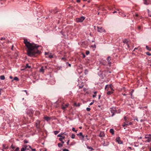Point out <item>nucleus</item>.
Wrapping results in <instances>:
<instances>
[{
	"mask_svg": "<svg viewBox=\"0 0 151 151\" xmlns=\"http://www.w3.org/2000/svg\"><path fill=\"white\" fill-rule=\"evenodd\" d=\"M117 13V12L116 11H114L113 12V14H114L115 13Z\"/></svg>",
	"mask_w": 151,
	"mask_h": 151,
	"instance_id": "nucleus-61",
	"label": "nucleus"
},
{
	"mask_svg": "<svg viewBox=\"0 0 151 151\" xmlns=\"http://www.w3.org/2000/svg\"><path fill=\"white\" fill-rule=\"evenodd\" d=\"M14 80L17 81H19V79L17 77H15L14 78V80H12V81H13Z\"/></svg>",
	"mask_w": 151,
	"mask_h": 151,
	"instance_id": "nucleus-19",
	"label": "nucleus"
},
{
	"mask_svg": "<svg viewBox=\"0 0 151 151\" xmlns=\"http://www.w3.org/2000/svg\"><path fill=\"white\" fill-rule=\"evenodd\" d=\"M69 104H65V105L64 104H62L61 106V108L63 110H65L66 108L68 106H69Z\"/></svg>",
	"mask_w": 151,
	"mask_h": 151,
	"instance_id": "nucleus-8",
	"label": "nucleus"
},
{
	"mask_svg": "<svg viewBox=\"0 0 151 151\" xmlns=\"http://www.w3.org/2000/svg\"><path fill=\"white\" fill-rule=\"evenodd\" d=\"M105 136L103 132H101L99 135V136L100 137H104Z\"/></svg>",
	"mask_w": 151,
	"mask_h": 151,
	"instance_id": "nucleus-15",
	"label": "nucleus"
},
{
	"mask_svg": "<svg viewBox=\"0 0 151 151\" xmlns=\"http://www.w3.org/2000/svg\"><path fill=\"white\" fill-rule=\"evenodd\" d=\"M88 70L87 69H85V73L86 74H87V73H88Z\"/></svg>",
	"mask_w": 151,
	"mask_h": 151,
	"instance_id": "nucleus-45",
	"label": "nucleus"
},
{
	"mask_svg": "<svg viewBox=\"0 0 151 151\" xmlns=\"http://www.w3.org/2000/svg\"><path fill=\"white\" fill-rule=\"evenodd\" d=\"M86 54L87 55H88L89 54L90 52H89V51H86Z\"/></svg>",
	"mask_w": 151,
	"mask_h": 151,
	"instance_id": "nucleus-36",
	"label": "nucleus"
},
{
	"mask_svg": "<svg viewBox=\"0 0 151 151\" xmlns=\"http://www.w3.org/2000/svg\"><path fill=\"white\" fill-rule=\"evenodd\" d=\"M111 58L110 56H108L107 58V60L108 61V64L110 66H111Z\"/></svg>",
	"mask_w": 151,
	"mask_h": 151,
	"instance_id": "nucleus-13",
	"label": "nucleus"
},
{
	"mask_svg": "<svg viewBox=\"0 0 151 151\" xmlns=\"http://www.w3.org/2000/svg\"><path fill=\"white\" fill-rule=\"evenodd\" d=\"M144 4L146 5H148L149 4V3L147 2V1L146 0H144Z\"/></svg>",
	"mask_w": 151,
	"mask_h": 151,
	"instance_id": "nucleus-26",
	"label": "nucleus"
},
{
	"mask_svg": "<svg viewBox=\"0 0 151 151\" xmlns=\"http://www.w3.org/2000/svg\"><path fill=\"white\" fill-rule=\"evenodd\" d=\"M80 106V104L78 103L77 104V106Z\"/></svg>",
	"mask_w": 151,
	"mask_h": 151,
	"instance_id": "nucleus-53",
	"label": "nucleus"
},
{
	"mask_svg": "<svg viewBox=\"0 0 151 151\" xmlns=\"http://www.w3.org/2000/svg\"><path fill=\"white\" fill-rule=\"evenodd\" d=\"M148 16L150 17H151V14H148Z\"/></svg>",
	"mask_w": 151,
	"mask_h": 151,
	"instance_id": "nucleus-64",
	"label": "nucleus"
},
{
	"mask_svg": "<svg viewBox=\"0 0 151 151\" xmlns=\"http://www.w3.org/2000/svg\"><path fill=\"white\" fill-rule=\"evenodd\" d=\"M97 30L99 32L101 33L102 32H106L105 29L102 27H97Z\"/></svg>",
	"mask_w": 151,
	"mask_h": 151,
	"instance_id": "nucleus-5",
	"label": "nucleus"
},
{
	"mask_svg": "<svg viewBox=\"0 0 151 151\" xmlns=\"http://www.w3.org/2000/svg\"><path fill=\"white\" fill-rule=\"evenodd\" d=\"M110 132L112 134H113L114 133V130L112 129H110Z\"/></svg>",
	"mask_w": 151,
	"mask_h": 151,
	"instance_id": "nucleus-20",
	"label": "nucleus"
},
{
	"mask_svg": "<svg viewBox=\"0 0 151 151\" xmlns=\"http://www.w3.org/2000/svg\"><path fill=\"white\" fill-rule=\"evenodd\" d=\"M23 91H25V92H26V93L27 95H28V93L27 92V90H25Z\"/></svg>",
	"mask_w": 151,
	"mask_h": 151,
	"instance_id": "nucleus-50",
	"label": "nucleus"
},
{
	"mask_svg": "<svg viewBox=\"0 0 151 151\" xmlns=\"http://www.w3.org/2000/svg\"><path fill=\"white\" fill-rule=\"evenodd\" d=\"M31 113L32 114L33 113L34 111L32 110V111H31Z\"/></svg>",
	"mask_w": 151,
	"mask_h": 151,
	"instance_id": "nucleus-59",
	"label": "nucleus"
},
{
	"mask_svg": "<svg viewBox=\"0 0 151 151\" xmlns=\"http://www.w3.org/2000/svg\"><path fill=\"white\" fill-rule=\"evenodd\" d=\"M116 141L119 144H123V142L120 140L119 137H117L116 139Z\"/></svg>",
	"mask_w": 151,
	"mask_h": 151,
	"instance_id": "nucleus-7",
	"label": "nucleus"
},
{
	"mask_svg": "<svg viewBox=\"0 0 151 151\" xmlns=\"http://www.w3.org/2000/svg\"><path fill=\"white\" fill-rule=\"evenodd\" d=\"M65 136H63L62 137H60L59 138V140L60 141H62L63 139H64L65 138Z\"/></svg>",
	"mask_w": 151,
	"mask_h": 151,
	"instance_id": "nucleus-23",
	"label": "nucleus"
},
{
	"mask_svg": "<svg viewBox=\"0 0 151 151\" xmlns=\"http://www.w3.org/2000/svg\"><path fill=\"white\" fill-rule=\"evenodd\" d=\"M63 151H69V150L66 149H64L63 150Z\"/></svg>",
	"mask_w": 151,
	"mask_h": 151,
	"instance_id": "nucleus-47",
	"label": "nucleus"
},
{
	"mask_svg": "<svg viewBox=\"0 0 151 151\" xmlns=\"http://www.w3.org/2000/svg\"><path fill=\"white\" fill-rule=\"evenodd\" d=\"M86 110L88 111H90V110H91V109L89 108H88V107H87L86 108Z\"/></svg>",
	"mask_w": 151,
	"mask_h": 151,
	"instance_id": "nucleus-37",
	"label": "nucleus"
},
{
	"mask_svg": "<svg viewBox=\"0 0 151 151\" xmlns=\"http://www.w3.org/2000/svg\"><path fill=\"white\" fill-rule=\"evenodd\" d=\"M94 103V101H93L91 102L90 104H89V105H92V104H93V103Z\"/></svg>",
	"mask_w": 151,
	"mask_h": 151,
	"instance_id": "nucleus-49",
	"label": "nucleus"
},
{
	"mask_svg": "<svg viewBox=\"0 0 151 151\" xmlns=\"http://www.w3.org/2000/svg\"><path fill=\"white\" fill-rule=\"evenodd\" d=\"M5 38H4V37H1V38H0V40H5Z\"/></svg>",
	"mask_w": 151,
	"mask_h": 151,
	"instance_id": "nucleus-46",
	"label": "nucleus"
},
{
	"mask_svg": "<svg viewBox=\"0 0 151 151\" xmlns=\"http://www.w3.org/2000/svg\"><path fill=\"white\" fill-rule=\"evenodd\" d=\"M109 145V142L107 141H104L102 145L104 146H107Z\"/></svg>",
	"mask_w": 151,
	"mask_h": 151,
	"instance_id": "nucleus-12",
	"label": "nucleus"
},
{
	"mask_svg": "<svg viewBox=\"0 0 151 151\" xmlns=\"http://www.w3.org/2000/svg\"><path fill=\"white\" fill-rule=\"evenodd\" d=\"M75 134H72L71 135V138H72V139H74L75 138Z\"/></svg>",
	"mask_w": 151,
	"mask_h": 151,
	"instance_id": "nucleus-32",
	"label": "nucleus"
},
{
	"mask_svg": "<svg viewBox=\"0 0 151 151\" xmlns=\"http://www.w3.org/2000/svg\"><path fill=\"white\" fill-rule=\"evenodd\" d=\"M74 106H77V104L76 103H75L74 104Z\"/></svg>",
	"mask_w": 151,
	"mask_h": 151,
	"instance_id": "nucleus-54",
	"label": "nucleus"
},
{
	"mask_svg": "<svg viewBox=\"0 0 151 151\" xmlns=\"http://www.w3.org/2000/svg\"><path fill=\"white\" fill-rule=\"evenodd\" d=\"M44 119L47 121H49L51 119L50 117L47 116L45 117Z\"/></svg>",
	"mask_w": 151,
	"mask_h": 151,
	"instance_id": "nucleus-17",
	"label": "nucleus"
},
{
	"mask_svg": "<svg viewBox=\"0 0 151 151\" xmlns=\"http://www.w3.org/2000/svg\"><path fill=\"white\" fill-rule=\"evenodd\" d=\"M45 55H47V56H46V57L49 58H53V56L52 55H51L50 54H49V53L48 52H45Z\"/></svg>",
	"mask_w": 151,
	"mask_h": 151,
	"instance_id": "nucleus-10",
	"label": "nucleus"
},
{
	"mask_svg": "<svg viewBox=\"0 0 151 151\" xmlns=\"http://www.w3.org/2000/svg\"><path fill=\"white\" fill-rule=\"evenodd\" d=\"M27 147V145H24L23 147L21 149V151H25L26 150Z\"/></svg>",
	"mask_w": 151,
	"mask_h": 151,
	"instance_id": "nucleus-11",
	"label": "nucleus"
},
{
	"mask_svg": "<svg viewBox=\"0 0 151 151\" xmlns=\"http://www.w3.org/2000/svg\"><path fill=\"white\" fill-rule=\"evenodd\" d=\"M61 142H62V144H64V141H63V140H62V141H60Z\"/></svg>",
	"mask_w": 151,
	"mask_h": 151,
	"instance_id": "nucleus-60",
	"label": "nucleus"
},
{
	"mask_svg": "<svg viewBox=\"0 0 151 151\" xmlns=\"http://www.w3.org/2000/svg\"><path fill=\"white\" fill-rule=\"evenodd\" d=\"M14 151H19V147H17Z\"/></svg>",
	"mask_w": 151,
	"mask_h": 151,
	"instance_id": "nucleus-35",
	"label": "nucleus"
},
{
	"mask_svg": "<svg viewBox=\"0 0 151 151\" xmlns=\"http://www.w3.org/2000/svg\"><path fill=\"white\" fill-rule=\"evenodd\" d=\"M58 146L59 147H61L63 146V144L60 143H58Z\"/></svg>",
	"mask_w": 151,
	"mask_h": 151,
	"instance_id": "nucleus-30",
	"label": "nucleus"
},
{
	"mask_svg": "<svg viewBox=\"0 0 151 151\" xmlns=\"http://www.w3.org/2000/svg\"><path fill=\"white\" fill-rule=\"evenodd\" d=\"M134 121L135 120H136V121H137V122L138 121V118L137 117H135L134 118Z\"/></svg>",
	"mask_w": 151,
	"mask_h": 151,
	"instance_id": "nucleus-41",
	"label": "nucleus"
},
{
	"mask_svg": "<svg viewBox=\"0 0 151 151\" xmlns=\"http://www.w3.org/2000/svg\"><path fill=\"white\" fill-rule=\"evenodd\" d=\"M29 147L30 148L31 150V151H36V149H32L30 146H29Z\"/></svg>",
	"mask_w": 151,
	"mask_h": 151,
	"instance_id": "nucleus-28",
	"label": "nucleus"
},
{
	"mask_svg": "<svg viewBox=\"0 0 151 151\" xmlns=\"http://www.w3.org/2000/svg\"><path fill=\"white\" fill-rule=\"evenodd\" d=\"M61 59H62V60H64V61H65V60H66V58H64V57H63V58H61Z\"/></svg>",
	"mask_w": 151,
	"mask_h": 151,
	"instance_id": "nucleus-48",
	"label": "nucleus"
},
{
	"mask_svg": "<svg viewBox=\"0 0 151 151\" xmlns=\"http://www.w3.org/2000/svg\"><path fill=\"white\" fill-rule=\"evenodd\" d=\"M11 148H12L13 149H14L15 148V147L14 146H13V145H12L11 146Z\"/></svg>",
	"mask_w": 151,
	"mask_h": 151,
	"instance_id": "nucleus-39",
	"label": "nucleus"
},
{
	"mask_svg": "<svg viewBox=\"0 0 151 151\" xmlns=\"http://www.w3.org/2000/svg\"><path fill=\"white\" fill-rule=\"evenodd\" d=\"M146 54L148 55H149V56H150L151 55V54H150L149 52H146Z\"/></svg>",
	"mask_w": 151,
	"mask_h": 151,
	"instance_id": "nucleus-34",
	"label": "nucleus"
},
{
	"mask_svg": "<svg viewBox=\"0 0 151 151\" xmlns=\"http://www.w3.org/2000/svg\"><path fill=\"white\" fill-rule=\"evenodd\" d=\"M111 84L107 85L106 86L105 89H106V88H108V87H109V88H111Z\"/></svg>",
	"mask_w": 151,
	"mask_h": 151,
	"instance_id": "nucleus-24",
	"label": "nucleus"
},
{
	"mask_svg": "<svg viewBox=\"0 0 151 151\" xmlns=\"http://www.w3.org/2000/svg\"><path fill=\"white\" fill-rule=\"evenodd\" d=\"M0 79L1 80H4L5 79V77L4 75H2L0 76Z\"/></svg>",
	"mask_w": 151,
	"mask_h": 151,
	"instance_id": "nucleus-18",
	"label": "nucleus"
},
{
	"mask_svg": "<svg viewBox=\"0 0 151 151\" xmlns=\"http://www.w3.org/2000/svg\"><path fill=\"white\" fill-rule=\"evenodd\" d=\"M87 148L89 150H92V148L91 147H87Z\"/></svg>",
	"mask_w": 151,
	"mask_h": 151,
	"instance_id": "nucleus-42",
	"label": "nucleus"
},
{
	"mask_svg": "<svg viewBox=\"0 0 151 151\" xmlns=\"http://www.w3.org/2000/svg\"><path fill=\"white\" fill-rule=\"evenodd\" d=\"M132 92H131V98H132Z\"/></svg>",
	"mask_w": 151,
	"mask_h": 151,
	"instance_id": "nucleus-63",
	"label": "nucleus"
},
{
	"mask_svg": "<svg viewBox=\"0 0 151 151\" xmlns=\"http://www.w3.org/2000/svg\"><path fill=\"white\" fill-rule=\"evenodd\" d=\"M85 17L82 16L76 19V21L77 22H82L85 20Z\"/></svg>",
	"mask_w": 151,
	"mask_h": 151,
	"instance_id": "nucleus-2",
	"label": "nucleus"
},
{
	"mask_svg": "<svg viewBox=\"0 0 151 151\" xmlns=\"http://www.w3.org/2000/svg\"><path fill=\"white\" fill-rule=\"evenodd\" d=\"M145 138L147 139L145 141L146 142H149L151 141V134H146L145 136Z\"/></svg>",
	"mask_w": 151,
	"mask_h": 151,
	"instance_id": "nucleus-3",
	"label": "nucleus"
},
{
	"mask_svg": "<svg viewBox=\"0 0 151 151\" xmlns=\"http://www.w3.org/2000/svg\"><path fill=\"white\" fill-rule=\"evenodd\" d=\"M76 1L78 3H79L80 2V0H77Z\"/></svg>",
	"mask_w": 151,
	"mask_h": 151,
	"instance_id": "nucleus-55",
	"label": "nucleus"
},
{
	"mask_svg": "<svg viewBox=\"0 0 151 151\" xmlns=\"http://www.w3.org/2000/svg\"><path fill=\"white\" fill-rule=\"evenodd\" d=\"M9 78H10V79H12V78H13V77H12V76H9Z\"/></svg>",
	"mask_w": 151,
	"mask_h": 151,
	"instance_id": "nucleus-62",
	"label": "nucleus"
},
{
	"mask_svg": "<svg viewBox=\"0 0 151 151\" xmlns=\"http://www.w3.org/2000/svg\"><path fill=\"white\" fill-rule=\"evenodd\" d=\"M101 95H98V96H99V99H100V97H101Z\"/></svg>",
	"mask_w": 151,
	"mask_h": 151,
	"instance_id": "nucleus-57",
	"label": "nucleus"
},
{
	"mask_svg": "<svg viewBox=\"0 0 151 151\" xmlns=\"http://www.w3.org/2000/svg\"><path fill=\"white\" fill-rule=\"evenodd\" d=\"M83 58H85V57H86L85 55L84 54H83Z\"/></svg>",
	"mask_w": 151,
	"mask_h": 151,
	"instance_id": "nucleus-58",
	"label": "nucleus"
},
{
	"mask_svg": "<svg viewBox=\"0 0 151 151\" xmlns=\"http://www.w3.org/2000/svg\"><path fill=\"white\" fill-rule=\"evenodd\" d=\"M5 144H4V145H3V148H4V149H5V148H6V147H5Z\"/></svg>",
	"mask_w": 151,
	"mask_h": 151,
	"instance_id": "nucleus-52",
	"label": "nucleus"
},
{
	"mask_svg": "<svg viewBox=\"0 0 151 151\" xmlns=\"http://www.w3.org/2000/svg\"><path fill=\"white\" fill-rule=\"evenodd\" d=\"M72 130L73 131V132H75L76 133H77V131H78V130H75V129L74 128V127H73L72 129Z\"/></svg>",
	"mask_w": 151,
	"mask_h": 151,
	"instance_id": "nucleus-31",
	"label": "nucleus"
},
{
	"mask_svg": "<svg viewBox=\"0 0 151 151\" xmlns=\"http://www.w3.org/2000/svg\"><path fill=\"white\" fill-rule=\"evenodd\" d=\"M119 13L120 14V15L122 16L123 17H126V15L123 13L122 12H119Z\"/></svg>",
	"mask_w": 151,
	"mask_h": 151,
	"instance_id": "nucleus-16",
	"label": "nucleus"
},
{
	"mask_svg": "<svg viewBox=\"0 0 151 151\" xmlns=\"http://www.w3.org/2000/svg\"><path fill=\"white\" fill-rule=\"evenodd\" d=\"M40 122L39 120H37L36 122V127L37 128H39Z\"/></svg>",
	"mask_w": 151,
	"mask_h": 151,
	"instance_id": "nucleus-14",
	"label": "nucleus"
},
{
	"mask_svg": "<svg viewBox=\"0 0 151 151\" xmlns=\"http://www.w3.org/2000/svg\"><path fill=\"white\" fill-rule=\"evenodd\" d=\"M128 41H127V39H125L123 41V42L124 43H126L127 44V42H128ZM127 45V46H128V47H129V45Z\"/></svg>",
	"mask_w": 151,
	"mask_h": 151,
	"instance_id": "nucleus-21",
	"label": "nucleus"
},
{
	"mask_svg": "<svg viewBox=\"0 0 151 151\" xmlns=\"http://www.w3.org/2000/svg\"><path fill=\"white\" fill-rule=\"evenodd\" d=\"M146 47L147 50L149 51H151V47H148L147 45H146Z\"/></svg>",
	"mask_w": 151,
	"mask_h": 151,
	"instance_id": "nucleus-22",
	"label": "nucleus"
},
{
	"mask_svg": "<svg viewBox=\"0 0 151 151\" xmlns=\"http://www.w3.org/2000/svg\"><path fill=\"white\" fill-rule=\"evenodd\" d=\"M78 136H81V137H80L82 140H83L84 136L83 135L82 133L81 132L77 134Z\"/></svg>",
	"mask_w": 151,
	"mask_h": 151,
	"instance_id": "nucleus-9",
	"label": "nucleus"
},
{
	"mask_svg": "<svg viewBox=\"0 0 151 151\" xmlns=\"http://www.w3.org/2000/svg\"><path fill=\"white\" fill-rule=\"evenodd\" d=\"M26 68H30L31 67L30 66H29L28 64H26Z\"/></svg>",
	"mask_w": 151,
	"mask_h": 151,
	"instance_id": "nucleus-40",
	"label": "nucleus"
},
{
	"mask_svg": "<svg viewBox=\"0 0 151 151\" xmlns=\"http://www.w3.org/2000/svg\"><path fill=\"white\" fill-rule=\"evenodd\" d=\"M147 12H148V14H150V12L149 9H147Z\"/></svg>",
	"mask_w": 151,
	"mask_h": 151,
	"instance_id": "nucleus-56",
	"label": "nucleus"
},
{
	"mask_svg": "<svg viewBox=\"0 0 151 151\" xmlns=\"http://www.w3.org/2000/svg\"><path fill=\"white\" fill-rule=\"evenodd\" d=\"M97 92L96 91H95L94 92V94L93 95V98H95L96 96V94Z\"/></svg>",
	"mask_w": 151,
	"mask_h": 151,
	"instance_id": "nucleus-27",
	"label": "nucleus"
},
{
	"mask_svg": "<svg viewBox=\"0 0 151 151\" xmlns=\"http://www.w3.org/2000/svg\"><path fill=\"white\" fill-rule=\"evenodd\" d=\"M110 111L111 113V116H113L115 113H117L115 107H112L110 108Z\"/></svg>",
	"mask_w": 151,
	"mask_h": 151,
	"instance_id": "nucleus-4",
	"label": "nucleus"
},
{
	"mask_svg": "<svg viewBox=\"0 0 151 151\" xmlns=\"http://www.w3.org/2000/svg\"><path fill=\"white\" fill-rule=\"evenodd\" d=\"M127 118L126 116H124V119L125 121L127 122Z\"/></svg>",
	"mask_w": 151,
	"mask_h": 151,
	"instance_id": "nucleus-38",
	"label": "nucleus"
},
{
	"mask_svg": "<svg viewBox=\"0 0 151 151\" xmlns=\"http://www.w3.org/2000/svg\"><path fill=\"white\" fill-rule=\"evenodd\" d=\"M24 143H27L28 142V141L27 140H24Z\"/></svg>",
	"mask_w": 151,
	"mask_h": 151,
	"instance_id": "nucleus-43",
	"label": "nucleus"
},
{
	"mask_svg": "<svg viewBox=\"0 0 151 151\" xmlns=\"http://www.w3.org/2000/svg\"><path fill=\"white\" fill-rule=\"evenodd\" d=\"M113 91H108L107 93V95H111V94H112L113 93Z\"/></svg>",
	"mask_w": 151,
	"mask_h": 151,
	"instance_id": "nucleus-25",
	"label": "nucleus"
},
{
	"mask_svg": "<svg viewBox=\"0 0 151 151\" xmlns=\"http://www.w3.org/2000/svg\"><path fill=\"white\" fill-rule=\"evenodd\" d=\"M24 43L27 47V54L30 57H33L35 55L40 52L37 48L39 47L38 45L33 43H30L27 39H24Z\"/></svg>",
	"mask_w": 151,
	"mask_h": 151,
	"instance_id": "nucleus-1",
	"label": "nucleus"
},
{
	"mask_svg": "<svg viewBox=\"0 0 151 151\" xmlns=\"http://www.w3.org/2000/svg\"><path fill=\"white\" fill-rule=\"evenodd\" d=\"M57 137H62V136L61 135V134H59L57 135Z\"/></svg>",
	"mask_w": 151,
	"mask_h": 151,
	"instance_id": "nucleus-44",
	"label": "nucleus"
},
{
	"mask_svg": "<svg viewBox=\"0 0 151 151\" xmlns=\"http://www.w3.org/2000/svg\"><path fill=\"white\" fill-rule=\"evenodd\" d=\"M54 132L55 135H56L59 132V131H55Z\"/></svg>",
	"mask_w": 151,
	"mask_h": 151,
	"instance_id": "nucleus-33",
	"label": "nucleus"
},
{
	"mask_svg": "<svg viewBox=\"0 0 151 151\" xmlns=\"http://www.w3.org/2000/svg\"><path fill=\"white\" fill-rule=\"evenodd\" d=\"M69 141H70V140H68V141L67 142V145H69Z\"/></svg>",
	"mask_w": 151,
	"mask_h": 151,
	"instance_id": "nucleus-51",
	"label": "nucleus"
},
{
	"mask_svg": "<svg viewBox=\"0 0 151 151\" xmlns=\"http://www.w3.org/2000/svg\"><path fill=\"white\" fill-rule=\"evenodd\" d=\"M44 69L43 67H42L40 69V71L41 72L43 73L44 72Z\"/></svg>",
	"mask_w": 151,
	"mask_h": 151,
	"instance_id": "nucleus-29",
	"label": "nucleus"
},
{
	"mask_svg": "<svg viewBox=\"0 0 151 151\" xmlns=\"http://www.w3.org/2000/svg\"><path fill=\"white\" fill-rule=\"evenodd\" d=\"M132 122H124L123 124L122 125V126L124 127L125 126H127L129 125H132Z\"/></svg>",
	"mask_w": 151,
	"mask_h": 151,
	"instance_id": "nucleus-6",
	"label": "nucleus"
}]
</instances>
